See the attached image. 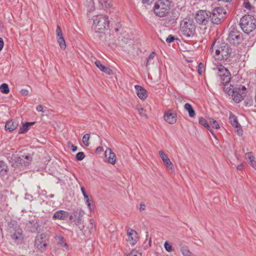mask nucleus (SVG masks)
I'll use <instances>...</instances> for the list:
<instances>
[{"label":"nucleus","mask_w":256,"mask_h":256,"mask_svg":"<svg viewBox=\"0 0 256 256\" xmlns=\"http://www.w3.org/2000/svg\"><path fill=\"white\" fill-rule=\"evenodd\" d=\"M216 41L214 42L210 48L211 54L218 60L228 59L231 56L232 50L228 44L221 43L216 48H214Z\"/></svg>","instance_id":"1"},{"label":"nucleus","mask_w":256,"mask_h":256,"mask_svg":"<svg viewBox=\"0 0 256 256\" xmlns=\"http://www.w3.org/2000/svg\"><path fill=\"white\" fill-rule=\"evenodd\" d=\"M109 28V20L107 16L98 14L93 18L92 28L95 33L103 34L105 30Z\"/></svg>","instance_id":"2"},{"label":"nucleus","mask_w":256,"mask_h":256,"mask_svg":"<svg viewBox=\"0 0 256 256\" xmlns=\"http://www.w3.org/2000/svg\"><path fill=\"white\" fill-rule=\"evenodd\" d=\"M196 26L192 19L186 18L180 22V30L183 36L190 38L194 35Z\"/></svg>","instance_id":"3"},{"label":"nucleus","mask_w":256,"mask_h":256,"mask_svg":"<svg viewBox=\"0 0 256 256\" xmlns=\"http://www.w3.org/2000/svg\"><path fill=\"white\" fill-rule=\"evenodd\" d=\"M240 26L242 31L246 34H250L256 27V20L251 15H244L240 22Z\"/></svg>","instance_id":"4"},{"label":"nucleus","mask_w":256,"mask_h":256,"mask_svg":"<svg viewBox=\"0 0 256 256\" xmlns=\"http://www.w3.org/2000/svg\"><path fill=\"white\" fill-rule=\"evenodd\" d=\"M170 9L168 0H158L154 4V12L159 17H164L168 14Z\"/></svg>","instance_id":"5"},{"label":"nucleus","mask_w":256,"mask_h":256,"mask_svg":"<svg viewBox=\"0 0 256 256\" xmlns=\"http://www.w3.org/2000/svg\"><path fill=\"white\" fill-rule=\"evenodd\" d=\"M209 20L212 24H220L225 18L226 14V10L222 7H217L212 12H208Z\"/></svg>","instance_id":"6"},{"label":"nucleus","mask_w":256,"mask_h":256,"mask_svg":"<svg viewBox=\"0 0 256 256\" xmlns=\"http://www.w3.org/2000/svg\"><path fill=\"white\" fill-rule=\"evenodd\" d=\"M32 160V158L30 155H22L16 159L14 162L12 164V166L14 168V170L16 173L18 172V170H24V168L28 165Z\"/></svg>","instance_id":"7"},{"label":"nucleus","mask_w":256,"mask_h":256,"mask_svg":"<svg viewBox=\"0 0 256 256\" xmlns=\"http://www.w3.org/2000/svg\"><path fill=\"white\" fill-rule=\"evenodd\" d=\"M243 40L242 34L238 30L236 26H231L227 40L234 46L241 44Z\"/></svg>","instance_id":"8"},{"label":"nucleus","mask_w":256,"mask_h":256,"mask_svg":"<svg viewBox=\"0 0 256 256\" xmlns=\"http://www.w3.org/2000/svg\"><path fill=\"white\" fill-rule=\"evenodd\" d=\"M48 236L46 233L38 234L34 241V246L40 251L44 252L48 246Z\"/></svg>","instance_id":"9"},{"label":"nucleus","mask_w":256,"mask_h":256,"mask_svg":"<svg viewBox=\"0 0 256 256\" xmlns=\"http://www.w3.org/2000/svg\"><path fill=\"white\" fill-rule=\"evenodd\" d=\"M84 215V212L81 210H74L72 214H70L68 218L72 220L75 224L78 226L80 230L84 228L82 216Z\"/></svg>","instance_id":"10"},{"label":"nucleus","mask_w":256,"mask_h":256,"mask_svg":"<svg viewBox=\"0 0 256 256\" xmlns=\"http://www.w3.org/2000/svg\"><path fill=\"white\" fill-rule=\"evenodd\" d=\"M214 70L218 71L217 75L219 76L220 82H230L231 78V75L229 70L222 65L218 66Z\"/></svg>","instance_id":"11"},{"label":"nucleus","mask_w":256,"mask_h":256,"mask_svg":"<svg viewBox=\"0 0 256 256\" xmlns=\"http://www.w3.org/2000/svg\"><path fill=\"white\" fill-rule=\"evenodd\" d=\"M196 20L200 24H206L209 20V13L206 10H199L196 14Z\"/></svg>","instance_id":"12"},{"label":"nucleus","mask_w":256,"mask_h":256,"mask_svg":"<svg viewBox=\"0 0 256 256\" xmlns=\"http://www.w3.org/2000/svg\"><path fill=\"white\" fill-rule=\"evenodd\" d=\"M164 118V120L170 124L176 123L177 120L176 113L173 112L172 110L166 112Z\"/></svg>","instance_id":"13"},{"label":"nucleus","mask_w":256,"mask_h":256,"mask_svg":"<svg viewBox=\"0 0 256 256\" xmlns=\"http://www.w3.org/2000/svg\"><path fill=\"white\" fill-rule=\"evenodd\" d=\"M70 216V214L68 212L60 210H58L54 212L52 216V219L54 220H66Z\"/></svg>","instance_id":"14"},{"label":"nucleus","mask_w":256,"mask_h":256,"mask_svg":"<svg viewBox=\"0 0 256 256\" xmlns=\"http://www.w3.org/2000/svg\"><path fill=\"white\" fill-rule=\"evenodd\" d=\"M104 154L106 159L108 163L112 164L116 163V156L110 148H108L105 151Z\"/></svg>","instance_id":"15"},{"label":"nucleus","mask_w":256,"mask_h":256,"mask_svg":"<svg viewBox=\"0 0 256 256\" xmlns=\"http://www.w3.org/2000/svg\"><path fill=\"white\" fill-rule=\"evenodd\" d=\"M159 154L166 167L169 170H172L174 165L166 154L162 150L159 152Z\"/></svg>","instance_id":"16"},{"label":"nucleus","mask_w":256,"mask_h":256,"mask_svg":"<svg viewBox=\"0 0 256 256\" xmlns=\"http://www.w3.org/2000/svg\"><path fill=\"white\" fill-rule=\"evenodd\" d=\"M18 124L19 122L17 119L8 120L5 124L6 130L8 132H12L17 128Z\"/></svg>","instance_id":"17"},{"label":"nucleus","mask_w":256,"mask_h":256,"mask_svg":"<svg viewBox=\"0 0 256 256\" xmlns=\"http://www.w3.org/2000/svg\"><path fill=\"white\" fill-rule=\"evenodd\" d=\"M11 236L13 240L18 244L21 242L22 240V230L18 228L14 231H11Z\"/></svg>","instance_id":"18"},{"label":"nucleus","mask_w":256,"mask_h":256,"mask_svg":"<svg viewBox=\"0 0 256 256\" xmlns=\"http://www.w3.org/2000/svg\"><path fill=\"white\" fill-rule=\"evenodd\" d=\"M220 83L224 86V90L228 94H234V92H237L238 88H234V86L230 84V81L227 82H222Z\"/></svg>","instance_id":"19"},{"label":"nucleus","mask_w":256,"mask_h":256,"mask_svg":"<svg viewBox=\"0 0 256 256\" xmlns=\"http://www.w3.org/2000/svg\"><path fill=\"white\" fill-rule=\"evenodd\" d=\"M230 122L231 124L234 128H237V132L239 134H242V130L240 128V124H239L236 117L233 114H230Z\"/></svg>","instance_id":"20"},{"label":"nucleus","mask_w":256,"mask_h":256,"mask_svg":"<svg viewBox=\"0 0 256 256\" xmlns=\"http://www.w3.org/2000/svg\"><path fill=\"white\" fill-rule=\"evenodd\" d=\"M134 87L136 94L140 98L144 100L148 97L147 91L144 88L139 85H136Z\"/></svg>","instance_id":"21"},{"label":"nucleus","mask_w":256,"mask_h":256,"mask_svg":"<svg viewBox=\"0 0 256 256\" xmlns=\"http://www.w3.org/2000/svg\"><path fill=\"white\" fill-rule=\"evenodd\" d=\"M128 241L130 244H134L137 241L136 232L132 229H128L127 231Z\"/></svg>","instance_id":"22"},{"label":"nucleus","mask_w":256,"mask_h":256,"mask_svg":"<svg viewBox=\"0 0 256 256\" xmlns=\"http://www.w3.org/2000/svg\"><path fill=\"white\" fill-rule=\"evenodd\" d=\"M96 66L102 72L108 74H112L113 72L112 69L103 65L100 62L96 60L95 62Z\"/></svg>","instance_id":"23"},{"label":"nucleus","mask_w":256,"mask_h":256,"mask_svg":"<svg viewBox=\"0 0 256 256\" xmlns=\"http://www.w3.org/2000/svg\"><path fill=\"white\" fill-rule=\"evenodd\" d=\"M39 226L38 222L34 220H30L27 224L28 230L31 232H38Z\"/></svg>","instance_id":"24"},{"label":"nucleus","mask_w":256,"mask_h":256,"mask_svg":"<svg viewBox=\"0 0 256 256\" xmlns=\"http://www.w3.org/2000/svg\"><path fill=\"white\" fill-rule=\"evenodd\" d=\"M81 191L82 192V194H83V196L84 198V199L86 200V204H87L88 208L92 210L91 204L92 202V200L90 199L88 196L86 194V192L85 188L84 187L82 186L80 188Z\"/></svg>","instance_id":"25"},{"label":"nucleus","mask_w":256,"mask_h":256,"mask_svg":"<svg viewBox=\"0 0 256 256\" xmlns=\"http://www.w3.org/2000/svg\"><path fill=\"white\" fill-rule=\"evenodd\" d=\"M34 124L35 122H26L20 128L18 134H22L26 132L29 130L30 127Z\"/></svg>","instance_id":"26"},{"label":"nucleus","mask_w":256,"mask_h":256,"mask_svg":"<svg viewBox=\"0 0 256 256\" xmlns=\"http://www.w3.org/2000/svg\"><path fill=\"white\" fill-rule=\"evenodd\" d=\"M199 124L203 126L204 128H206L212 134L214 135V130L210 128L209 125V122H208L205 118L201 117L198 119Z\"/></svg>","instance_id":"27"},{"label":"nucleus","mask_w":256,"mask_h":256,"mask_svg":"<svg viewBox=\"0 0 256 256\" xmlns=\"http://www.w3.org/2000/svg\"><path fill=\"white\" fill-rule=\"evenodd\" d=\"M240 88H238L237 92H234V94H232L234 96L233 100L236 103L240 102L244 99V96L240 93Z\"/></svg>","instance_id":"28"},{"label":"nucleus","mask_w":256,"mask_h":256,"mask_svg":"<svg viewBox=\"0 0 256 256\" xmlns=\"http://www.w3.org/2000/svg\"><path fill=\"white\" fill-rule=\"evenodd\" d=\"M184 109L188 112L189 116L191 118L194 117L195 116V111L192 106L189 103H186L184 106Z\"/></svg>","instance_id":"29"},{"label":"nucleus","mask_w":256,"mask_h":256,"mask_svg":"<svg viewBox=\"0 0 256 256\" xmlns=\"http://www.w3.org/2000/svg\"><path fill=\"white\" fill-rule=\"evenodd\" d=\"M8 229L10 232L11 231H14L18 228L17 222L15 220H11L10 222H8Z\"/></svg>","instance_id":"30"},{"label":"nucleus","mask_w":256,"mask_h":256,"mask_svg":"<svg viewBox=\"0 0 256 256\" xmlns=\"http://www.w3.org/2000/svg\"><path fill=\"white\" fill-rule=\"evenodd\" d=\"M246 156L248 158L250 165L254 169H256V162L254 160V157L252 155L251 152H248Z\"/></svg>","instance_id":"31"},{"label":"nucleus","mask_w":256,"mask_h":256,"mask_svg":"<svg viewBox=\"0 0 256 256\" xmlns=\"http://www.w3.org/2000/svg\"><path fill=\"white\" fill-rule=\"evenodd\" d=\"M8 167L6 164L3 161H0V174L2 175L5 174L8 172Z\"/></svg>","instance_id":"32"},{"label":"nucleus","mask_w":256,"mask_h":256,"mask_svg":"<svg viewBox=\"0 0 256 256\" xmlns=\"http://www.w3.org/2000/svg\"><path fill=\"white\" fill-rule=\"evenodd\" d=\"M57 40L60 48L63 50H64L66 48V44L63 36L57 37Z\"/></svg>","instance_id":"33"},{"label":"nucleus","mask_w":256,"mask_h":256,"mask_svg":"<svg viewBox=\"0 0 256 256\" xmlns=\"http://www.w3.org/2000/svg\"><path fill=\"white\" fill-rule=\"evenodd\" d=\"M0 92L4 94H8L10 92V89L6 84H2L0 86Z\"/></svg>","instance_id":"34"},{"label":"nucleus","mask_w":256,"mask_h":256,"mask_svg":"<svg viewBox=\"0 0 256 256\" xmlns=\"http://www.w3.org/2000/svg\"><path fill=\"white\" fill-rule=\"evenodd\" d=\"M209 123L212 125V128L216 129H218L220 128L219 124L218 122L212 118H210L209 119Z\"/></svg>","instance_id":"35"},{"label":"nucleus","mask_w":256,"mask_h":256,"mask_svg":"<svg viewBox=\"0 0 256 256\" xmlns=\"http://www.w3.org/2000/svg\"><path fill=\"white\" fill-rule=\"evenodd\" d=\"M88 228L90 229L88 231L90 234H92L95 230V224L93 220L90 219V224H88Z\"/></svg>","instance_id":"36"},{"label":"nucleus","mask_w":256,"mask_h":256,"mask_svg":"<svg viewBox=\"0 0 256 256\" xmlns=\"http://www.w3.org/2000/svg\"><path fill=\"white\" fill-rule=\"evenodd\" d=\"M180 250L184 256H194L186 247H182Z\"/></svg>","instance_id":"37"},{"label":"nucleus","mask_w":256,"mask_h":256,"mask_svg":"<svg viewBox=\"0 0 256 256\" xmlns=\"http://www.w3.org/2000/svg\"><path fill=\"white\" fill-rule=\"evenodd\" d=\"M90 137V134H86L82 137V142H83L84 144V145L87 146H88L90 144V142H88Z\"/></svg>","instance_id":"38"},{"label":"nucleus","mask_w":256,"mask_h":256,"mask_svg":"<svg viewBox=\"0 0 256 256\" xmlns=\"http://www.w3.org/2000/svg\"><path fill=\"white\" fill-rule=\"evenodd\" d=\"M136 110H137L138 112H139V114L143 116V117H145V118H147V115H146V110H145L144 109V108L140 107V106H138L136 107Z\"/></svg>","instance_id":"39"},{"label":"nucleus","mask_w":256,"mask_h":256,"mask_svg":"<svg viewBox=\"0 0 256 256\" xmlns=\"http://www.w3.org/2000/svg\"><path fill=\"white\" fill-rule=\"evenodd\" d=\"M85 157L84 152H78L76 156V158L77 160H82Z\"/></svg>","instance_id":"40"},{"label":"nucleus","mask_w":256,"mask_h":256,"mask_svg":"<svg viewBox=\"0 0 256 256\" xmlns=\"http://www.w3.org/2000/svg\"><path fill=\"white\" fill-rule=\"evenodd\" d=\"M155 52H152V54H150V56H148V57L146 58V67H148V66L150 64V63L151 62L152 60H153L154 59V56L153 54H154Z\"/></svg>","instance_id":"41"},{"label":"nucleus","mask_w":256,"mask_h":256,"mask_svg":"<svg viewBox=\"0 0 256 256\" xmlns=\"http://www.w3.org/2000/svg\"><path fill=\"white\" fill-rule=\"evenodd\" d=\"M244 5L245 8L247 10L254 11V7L253 6L250 2H244Z\"/></svg>","instance_id":"42"},{"label":"nucleus","mask_w":256,"mask_h":256,"mask_svg":"<svg viewBox=\"0 0 256 256\" xmlns=\"http://www.w3.org/2000/svg\"><path fill=\"white\" fill-rule=\"evenodd\" d=\"M164 247L166 250L168 252H171L172 250V247L170 244L168 242H166L164 244Z\"/></svg>","instance_id":"43"},{"label":"nucleus","mask_w":256,"mask_h":256,"mask_svg":"<svg viewBox=\"0 0 256 256\" xmlns=\"http://www.w3.org/2000/svg\"><path fill=\"white\" fill-rule=\"evenodd\" d=\"M58 244L63 247L67 246V244L64 242V239L62 236H59L58 238Z\"/></svg>","instance_id":"44"},{"label":"nucleus","mask_w":256,"mask_h":256,"mask_svg":"<svg viewBox=\"0 0 256 256\" xmlns=\"http://www.w3.org/2000/svg\"><path fill=\"white\" fill-rule=\"evenodd\" d=\"M56 34L57 37L63 36L61 28L60 26L58 25L56 27Z\"/></svg>","instance_id":"45"},{"label":"nucleus","mask_w":256,"mask_h":256,"mask_svg":"<svg viewBox=\"0 0 256 256\" xmlns=\"http://www.w3.org/2000/svg\"><path fill=\"white\" fill-rule=\"evenodd\" d=\"M175 40V37L172 35H169L166 39V42L168 43H170Z\"/></svg>","instance_id":"46"},{"label":"nucleus","mask_w":256,"mask_h":256,"mask_svg":"<svg viewBox=\"0 0 256 256\" xmlns=\"http://www.w3.org/2000/svg\"><path fill=\"white\" fill-rule=\"evenodd\" d=\"M36 110L38 112H45L46 110H44L43 106L42 104H39L37 106Z\"/></svg>","instance_id":"47"},{"label":"nucleus","mask_w":256,"mask_h":256,"mask_svg":"<svg viewBox=\"0 0 256 256\" xmlns=\"http://www.w3.org/2000/svg\"><path fill=\"white\" fill-rule=\"evenodd\" d=\"M126 256H142V254L140 253H138V252L132 251Z\"/></svg>","instance_id":"48"},{"label":"nucleus","mask_w":256,"mask_h":256,"mask_svg":"<svg viewBox=\"0 0 256 256\" xmlns=\"http://www.w3.org/2000/svg\"><path fill=\"white\" fill-rule=\"evenodd\" d=\"M219 2H226L228 3V4H227L226 6L227 8H228L230 6H231V4H230V2L232 0H218Z\"/></svg>","instance_id":"49"},{"label":"nucleus","mask_w":256,"mask_h":256,"mask_svg":"<svg viewBox=\"0 0 256 256\" xmlns=\"http://www.w3.org/2000/svg\"><path fill=\"white\" fill-rule=\"evenodd\" d=\"M203 64L202 62H200L198 66V72L200 74H202V69L203 68Z\"/></svg>","instance_id":"50"},{"label":"nucleus","mask_w":256,"mask_h":256,"mask_svg":"<svg viewBox=\"0 0 256 256\" xmlns=\"http://www.w3.org/2000/svg\"><path fill=\"white\" fill-rule=\"evenodd\" d=\"M20 94L22 96H27L28 94V91L26 89H22L20 90Z\"/></svg>","instance_id":"51"},{"label":"nucleus","mask_w":256,"mask_h":256,"mask_svg":"<svg viewBox=\"0 0 256 256\" xmlns=\"http://www.w3.org/2000/svg\"><path fill=\"white\" fill-rule=\"evenodd\" d=\"M143 3L147 4H152L155 0H142Z\"/></svg>","instance_id":"52"},{"label":"nucleus","mask_w":256,"mask_h":256,"mask_svg":"<svg viewBox=\"0 0 256 256\" xmlns=\"http://www.w3.org/2000/svg\"><path fill=\"white\" fill-rule=\"evenodd\" d=\"M4 45L3 39L0 38V51L2 49Z\"/></svg>","instance_id":"53"},{"label":"nucleus","mask_w":256,"mask_h":256,"mask_svg":"<svg viewBox=\"0 0 256 256\" xmlns=\"http://www.w3.org/2000/svg\"><path fill=\"white\" fill-rule=\"evenodd\" d=\"M72 148V152H75L77 150L78 148L76 146H74V144H72L71 145Z\"/></svg>","instance_id":"54"},{"label":"nucleus","mask_w":256,"mask_h":256,"mask_svg":"<svg viewBox=\"0 0 256 256\" xmlns=\"http://www.w3.org/2000/svg\"><path fill=\"white\" fill-rule=\"evenodd\" d=\"M102 150L103 148L102 146H98L96 150V152H102Z\"/></svg>","instance_id":"55"},{"label":"nucleus","mask_w":256,"mask_h":256,"mask_svg":"<svg viewBox=\"0 0 256 256\" xmlns=\"http://www.w3.org/2000/svg\"><path fill=\"white\" fill-rule=\"evenodd\" d=\"M146 206L144 204H140V210H142L145 209Z\"/></svg>","instance_id":"56"},{"label":"nucleus","mask_w":256,"mask_h":256,"mask_svg":"<svg viewBox=\"0 0 256 256\" xmlns=\"http://www.w3.org/2000/svg\"><path fill=\"white\" fill-rule=\"evenodd\" d=\"M244 166L242 164H239L237 166V169L238 170H242L243 169Z\"/></svg>","instance_id":"57"},{"label":"nucleus","mask_w":256,"mask_h":256,"mask_svg":"<svg viewBox=\"0 0 256 256\" xmlns=\"http://www.w3.org/2000/svg\"><path fill=\"white\" fill-rule=\"evenodd\" d=\"M242 90H244V92H245V91L246 90V88L244 86H242ZM242 94H244V92H242Z\"/></svg>","instance_id":"58"},{"label":"nucleus","mask_w":256,"mask_h":256,"mask_svg":"<svg viewBox=\"0 0 256 256\" xmlns=\"http://www.w3.org/2000/svg\"><path fill=\"white\" fill-rule=\"evenodd\" d=\"M50 198H53L54 197V194H52L50 196Z\"/></svg>","instance_id":"59"},{"label":"nucleus","mask_w":256,"mask_h":256,"mask_svg":"<svg viewBox=\"0 0 256 256\" xmlns=\"http://www.w3.org/2000/svg\"><path fill=\"white\" fill-rule=\"evenodd\" d=\"M108 6H110V4H108Z\"/></svg>","instance_id":"60"}]
</instances>
